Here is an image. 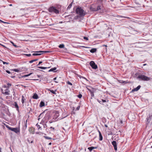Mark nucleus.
Returning <instances> with one entry per match:
<instances>
[{
    "instance_id": "4468645a",
    "label": "nucleus",
    "mask_w": 152,
    "mask_h": 152,
    "mask_svg": "<svg viewBox=\"0 0 152 152\" xmlns=\"http://www.w3.org/2000/svg\"><path fill=\"white\" fill-rule=\"evenodd\" d=\"M96 147H91L88 148V149L89 150L90 152H91L94 149H96Z\"/></svg>"
},
{
    "instance_id": "6ab92c4d",
    "label": "nucleus",
    "mask_w": 152,
    "mask_h": 152,
    "mask_svg": "<svg viewBox=\"0 0 152 152\" xmlns=\"http://www.w3.org/2000/svg\"><path fill=\"white\" fill-rule=\"evenodd\" d=\"M56 67H54L53 68H52L51 69H50L49 70L48 72H55L54 71L56 70Z\"/></svg>"
},
{
    "instance_id": "2eb2a0df",
    "label": "nucleus",
    "mask_w": 152,
    "mask_h": 152,
    "mask_svg": "<svg viewBox=\"0 0 152 152\" xmlns=\"http://www.w3.org/2000/svg\"><path fill=\"white\" fill-rule=\"evenodd\" d=\"M99 132V140L100 141H102L103 139V137L102 136V135L101 134V132L99 130L98 131Z\"/></svg>"
},
{
    "instance_id": "a19ab883",
    "label": "nucleus",
    "mask_w": 152,
    "mask_h": 152,
    "mask_svg": "<svg viewBox=\"0 0 152 152\" xmlns=\"http://www.w3.org/2000/svg\"><path fill=\"white\" fill-rule=\"evenodd\" d=\"M82 95L81 94H79L77 96L78 98H81L82 97Z\"/></svg>"
},
{
    "instance_id": "412c9836",
    "label": "nucleus",
    "mask_w": 152,
    "mask_h": 152,
    "mask_svg": "<svg viewBox=\"0 0 152 152\" xmlns=\"http://www.w3.org/2000/svg\"><path fill=\"white\" fill-rule=\"evenodd\" d=\"M45 105V103L43 102V101H41L40 103V107H42L43 106H44Z\"/></svg>"
},
{
    "instance_id": "de8ad7c7",
    "label": "nucleus",
    "mask_w": 152,
    "mask_h": 152,
    "mask_svg": "<svg viewBox=\"0 0 152 152\" xmlns=\"http://www.w3.org/2000/svg\"><path fill=\"white\" fill-rule=\"evenodd\" d=\"M80 108V106L79 105L76 108V110H79Z\"/></svg>"
},
{
    "instance_id": "423d86ee",
    "label": "nucleus",
    "mask_w": 152,
    "mask_h": 152,
    "mask_svg": "<svg viewBox=\"0 0 152 152\" xmlns=\"http://www.w3.org/2000/svg\"><path fill=\"white\" fill-rule=\"evenodd\" d=\"M149 115V116L148 117H147V118L145 121L147 125H148L149 124L152 118V115Z\"/></svg>"
},
{
    "instance_id": "79ce46f5",
    "label": "nucleus",
    "mask_w": 152,
    "mask_h": 152,
    "mask_svg": "<svg viewBox=\"0 0 152 152\" xmlns=\"http://www.w3.org/2000/svg\"><path fill=\"white\" fill-rule=\"evenodd\" d=\"M45 123V124L43 125H44L43 127L44 128H45L47 127V126L46 124V123Z\"/></svg>"
},
{
    "instance_id": "680f3d73",
    "label": "nucleus",
    "mask_w": 152,
    "mask_h": 152,
    "mask_svg": "<svg viewBox=\"0 0 152 152\" xmlns=\"http://www.w3.org/2000/svg\"><path fill=\"white\" fill-rule=\"evenodd\" d=\"M52 144V143L51 142H50L49 144H48V145H51Z\"/></svg>"
},
{
    "instance_id": "393cba45",
    "label": "nucleus",
    "mask_w": 152,
    "mask_h": 152,
    "mask_svg": "<svg viewBox=\"0 0 152 152\" xmlns=\"http://www.w3.org/2000/svg\"><path fill=\"white\" fill-rule=\"evenodd\" d=\"M58 47L61 48H64V45L63 44H60L59 45Z\"/></svg>"
},
{
    "instance_id": "e433bc0d",
    "label": "nucleus",
    "mask_w": 152,
    "mask_h": 152,
    "mask_svg": "<svg viewBox=\"0 0 152 152\" xmlns=\"http://www.w3.org/2000/svg\"><path fill=\"white\" fill-rule=\"evenodd\" d=\"M90 94L91 96L92 97H93L94 96V92L93 91L90 93Z\"/></svg>"
},
{
    "instance_id": "6e6552de",
    "label": "nucleus",
    "mask_w": 152,
    "mask_h": 152,
    "mask_svg": "<svg viewBox=\"0 0 152 152\" xmlns=\"http://www.w3.org/2000/svg\"><path fill=\"white\" fill-rule=\"evenodd\" d=\"M55 114L54 115L53 119H57L59 116V112L58 111H56L55 112Z\"/></svg>"
},
{
    "instance_id": "864d4df0",
    "label": "nucleus",
    "mask_w": 152,
    "mask_h": 152,
    "mask_svg": "<svg viewBox=\"0 0 152 152\" xmlns=\"http://www.w3.org/2000/svg\"><path fill=\"white\" fill-rule=\"evenodd\" d=\"M6 72L8 73V74H10V71H8V70H6Z\"/></svg>"
},
{
    "instance_id": "9b49d317",
    "label": "nucleus",
    "mask_w": 152,
    "mask_h": 152,
    "mask_svg": "<svg viewBox=\"0 0 152 152\" xmlns=\"http://www.w3.org/2000/svg\"><path fill=\"white\" fill-rule=\"evenodd\" d=\"M140 86L139 85L136 88L133 89L132 91V92H133L135 91H137L140 88Z\"/></svg>"
},
{
    "instance_id": "3c124183",
    "label": "nucleus",
    "mask_w": 152,
    "mask_h": 152,
    "mask_svg": "<svg viewBox=\"0 0 152 152\" xmlns=\"http://www.w3.org/2000/svg\"><path fill=\"white\" fill-rule=\"evenodd\" d=\"M42 113H41V114H40L39 115V118H38V120H39V119H40V116H41V115H42Z\"/></svg>"
},
{
    "instance_id": "a18cd8bd",
    "label": "nucleus",
    "mask_w": 152,
    "mask_h": 152,
    "mask_svg": "<svg viewBox=\"0 0 152 152\" xmlns=\"http://www.w3.org/2000/svg\"><path fill=\"white\" fill-rule=\"evenodd\" d=\"M83 38L84 39L86 40H88V37H83Z\"/></svg>"
},
{
    "instance_id": "09e8293b",
    "label": "nucleus",
    "mask_w": 152,
    "mask_h": 152,
    "mask_svg": "<svg viewBox=\"0 0 152 152\" xmlns=\"http://www.w3.org/2000/svg\"><path fill=\"white\" fill-rule=\"evenodd\" d=\"M50 129H52L53 130V131H54V130H55V128L53 127H52V126H51L50 128Z\"/></svg>"
},
{
    "instance_id": "0e129e2a",
    "label": "nucleus",
    "mask_w": 152,
    "mask_h": 152,
    "mask_svg": "<svg viewBox=\"0 0 152 152\" xmlns=\"http://www.w3.org/2000/svg\"><path fill=\"white\" fill-rule=\"evenodd\" d=\"M103 46H105L106 47H107V45H104Z\"/></svg>"
},
{
    "instance_id": "bf43d9fd",
    "label": "nucleus",
    "mask_w": 152,
    "mask_h": 152,
    "mask_svg": "<svg viewBox=\"0 0 152 152\" xmlns=\"http://www.w3.org/2000/svg\"><path fill=\"white\" fill-rule=\"evenodd\" d=\"M104 126L105 127H107L108 126H107V125L106 124H105L104 125Z\"/></svg>"
},
{
    "instance_id": "9d476101",
    "label": "nucleus",
    "mask_w": 152,
    "mask_h": 152,
    "mask_svg": "<svg viewBox=\"0 0 152 152\" xmlns=\"http://www.w3.org/2000/svg\"><path fill=\"white\" fill-rule=\"evenodd\" d=\"M5 92L3 94L5 95H9L10 94V91L9 88H7L4 90Z\"/></svg>"
},
{
    "instance_id": "72a5a7b5",
    "label": "nucleus",
    "mask_w": 152,
    "mask_h": 152,
    "mask_svg": "<svg viewBox=\"0 0 152 152\" xmlns=\"http://www.w3.org/2000/svg\"><path fill=\"white\" fill-rule=\"evenodd\" d=\"M119 82L120 83H127V82H126V81L123 80L119 81Z\"/></svg>"
},
{
    "instance_id": "052dcab7",
    "label": "nucleus",
    "mask_w": 152,
    "mask_h": 152,
    "mask_svg": "<svg viewBox=\"0 0 152 152\" xmlns=\"http://www.w3.org/2000/svg\"><path fill=\"white\" fill-rule=\"evenodd\" d=\"M56 77H55L54 79H53V80H56Z\"/></svg>"
},
{
    "instance_id": "20e7f679",
    "label": "nucleus",
    "mask_w": 152,
    "mask_h": 152,
    "mask_svg": "<svg viewBox=\"0 0 152 152\" xmlns=\"http://www.w3.org/2000/svg\"><path fill=\"white\" fill-rule=\"evenodd\" d=\"M50 118V116L49 114H46L44 118L42 120V122L47 123L48 120Z\"/></svg>"
},
{
    "instance_id": "e2e57ef3",
    "label": "nucleus",
    "mask_w": 152,
    "mask_h": 152,
    "mask_svg": "<svg viewBox=\"0 0 152 152\" xmlns=\"http://www.w3.org/2000/svg\"><path fill=\"white\" fill-rule=\"evenodd\" d=\"M25 127H26V128L27 127V124L26 123H25Z\"/></svg>"
},
{
    "instance_id": "4c0bfd02",
    "label": "nucleus",
    "mask_w": 152,
    "mask_h": 152,
    "mask_svg": "<svg viewBox=\"0 0 152 152\" xmlns=\"http://www.w3.org/2000/svg\"><path fill=\"white\" fill-rule=\"evenodd\" d=\"M29 132L31 133H32V134H33V131H32V129L31 128H30L29 129Z\"/></svg>"
},
{
    "instance_id": "dca6fc26",
    "label": "nucleus",
    "mask_w": 152,
    "mask_h": 152,
    "mask_svg": "<svg viewBox=\"0 0 152 152\" xmlns=\"http://www.w3.org/2000/svg\"><path fill=\"white\" fill-rule=\"evenodd\" d=\"M32 97L33 99H37L38 98V95L36 93L34 94Z\"/></svg>"
},
{
    "instance_id": "c756f323",
    "label": "nucleus",
    "mask_w": 152,
    "mask_h": 152,
    "mask_svg": "<svg viewBox=\"0 0 152 152\" xmlns=\"http://www.w3.org/2000/svg\"><path fill=\"white\" fill-rule=\"evenodd\" d=\"M10 42L12 44V45L14 46L15 48H18V47L15 45L12 41H11Z\"/></svg>"
},
{
    "instance_id": "774afa93",
    "label": "nucleus",
    "mask_w": 152,
    "mask_h": 152,
    "mask_svg": "<svg viewBox=\"0 0 152 152\" xmlns=\"http://www.w3.org/2000/svg\"><path fill=\"white\" fill-rule=\"evenodd\" d=\"M33 141H32L31 142V143H32L33 142Z\"/></svg>"
},
{
    "instance_id": "f704fd0d",
    "label": "nucleus",
    "mask_w": 152,
    "mask_h": 152,
    "mask_svg": "<svg viewBox=\"0 0 152 152\" xmlns=\"http://www.w3.org/2000/svg\"><path fill=\"white\" fill-rule=\"evenodd\" d=\"M97 101L99 103L103 105V104L102 103V102L101 99V100H99L98 99L97 100Z\"/></svg>"
},
{
    "instance_id": "a878e982",
    "label": "nucleus",
    "mask_w": 152,
    "mask_h": 152,
    "mask_svg": "<svg viewBox=\"0 0 152 152\" xmlns=\"http://www.w3.org/2000/svg\"><path fill=\"white\" fill-rule=\"evenodd\" d=\"M22 102L23 104L24 102L25 99L24 98V96L23 95L22 97Z\"/></svg>"
},
{
    "instance_id": "473e14b6",
    "label": "nucleus",
    "mask_w": 152,
    "mask_h": 152,
    "mask_svg": "<svg viewBox=\"0 0 152 152\" xmlns=\"http://www.w3.org/2000/svg\"><path fill=\"white\" fill-rule=\"evenodd\" d=\"M12 70L13 71H15V72H19V70L17 69H12Z\"/></svg>"
},
{
    "instance_id": "4d7b16f0",
    "label": "nucleus",
    "mask_w": 152,
    "mask_h": 152,
    "mask_svg": "<svg viewBox=\"0 0 152 152\" xmlns=\"http://www.w3.org/2000/svg\"><path fill=\"white\" fill-rule=\"evenodd\" d=\"M123 123V121L122 120H120V123L121 124H122Z\"/></svg>"
},
{
    "instance_id": "c9c22d12",
    "label": "nucleus",
    "mask_w": 152,
    "mask_h": 152,
    "mask_svg": "<svg viewBox=\"0 0 152 152\" xmlns=\"http://www.w3.org/2000/svg\"><path fill=\"white\" fill-rule=\"evenodd\" d=\"M66 83L68 85H70L71 86L72 85V83L70 82L69 81H68L67 82H66Z\"/></svg>"
},
{
    "instance_id": "7c9ffc66",
    "label": "nucleus",
    "mask_w": 152,
    "mask_h": 152,
    "mask_svg": "<svg viewBox=\"0 0 152 152\" xmlns=\"http://www.w3.org/2000/svg\"><path fill=\"white\" fill-rule=\"evenodd\" d=\"M44 137L46 139H48V140H51L52 139V138L50 137H48L46 136H44Z\"/></svg>"
},
{
    "instance_id": "1a4fd4ad",
    "label": "nucleus",
    "mask_w": 152,
    "mask_h": 152,
    "mask_svg": "<svg viewBox=\"0 0 152 152\" xmlns=\"http://www.w3.org/2000/svg\"><path fill=\"white\" fill-rule=\"evenodd\" d=\"M112 144L113 145V147H114V150L115 151H117V144L116 143V142L115 141H113L112 142Z\"/></svg>"
},
{
    "instance_id": "ea45409f",
    "label": "nucleus",
    "mask_w": 152,
    "mask_h": 152,
    "mask_svg": "<svg viewBox=\"0 0 152 152\" xmlns=\"http://www.w3.org/2000/svg\"><path fill=\"white\" fill-rule=\"evenodd\" d=\"M55 119H52L50 121H49V122L50 123H51L55 121Z\"/></svg>"
},
{
    "instance_id": "aec40b11",
    "label": "nucleus",
    "mask_w": 152,
    "mask_h": 152,
    "mask_svg": "<svg viewBox=\"0 0 152 152\" xmlns=\"http://www.w3.org/2000/svg\"><path fill=\"white\" fill-rule=\"evenodd\" d=\"M96 48H92L90 50V52L91 53H94L96 51Z\"/></svg>"
},
{
    "instance_id": "b1692460",
    "label": "nucleus",
    "mask_w": 152,
    "mask_h": 152,
    "mask_svg": "<svg viewBox=\"0 0 152 152\" xmlns=\"http://www.w3.org/2000/svg\"><path fill=\"white\" fill-rule=\"evenodd\" d=\"M72 2L71 3L69 4V5L68 6V7L67 8V10H69L70 9V8L72 6Z\"/></svg>"
},
{
    "instance_id": "7ed1b4c3",
    "label": "nucleus",
    "mask_w": 152,
    "mask_h": 152,
    "mask_svg": "<svg viewBox=\"0 0 152 152\" xmlns=\"http://www.w3.org/2000/svg\"><path fill=\"white\" fill-rule=\"evenodd\" d=\"M137 78L140 79L144 81H148L150 79V77H148L144 75H139L138 76Z\"/></svg>"
},
{
    "instance_id": "ddd939ff",
    "label": "nucleus",
    "mask_w": 152,
    "mask_h": 152,
    "mask_svg": "<svg viewBox=\"0 0 152 152\" xmlns=\"http://www.w3.org/2000/svg\"><path fill=\"white\" fill-rule=\"evenodd\" d=\"M100 9V7L99 6H98L96 8H93L92 9V10L94 11H96L99 10Z\"/></svg>"
},
{
    "instance_id": "f03ea898",
    "label": "nucleus",
    "mask_w": 152,
    "mask_h": 152,
    "mask_svg": "<svg viewBox=\"0 0 152 152\" xmlns=\"http://www.w3.org/2000/svg\"><path fill=\"white\" fill-rule=\"evenodd\" d=\"M48 11L50 12L55 13L56 14L59 13V11L56 8L53 6L50 7L48 9Z\"/></svg>"
},
{
    "instance_id": "69168bd1",
    "label": "nucleus",
    "mask_w": 152,
    "mask_h": 152,
    "mask_svg": "<svg viewBox=\"0 0 152 152\" xmlns=\"http://www.w3.org/2000/svg\"><path fill=\"white\" fill-rule=\"evenodd\" d=\"M28 142L29 143H30V141H29V139H28Z\"/></svg>"
},
{
    "instance_id": "bb28decb",
    "label": "nucleus",
    "mask_w": 152,
    "mask_h": 152,
    "mask_svg": "<svg viewBox=\"0 0 152 152\" xmlns=\"http://www.w3.org/2000/svg\"><path fill=\"white\" fill-rule=\"evenodd\" d=\"M42 54V53H33V54L32 55L34 56H39Z\"/></svg>"
},
{
    "instance_id": "5701e85b",
    "label": "nucleus",
    "mask_w": 152,
    "mask_h": 152,
    "mask_svg": "<svg viewBox=\"0 0 152 152\" xmlns=\"http://www.w3.org/2000/svg\"><path fill=\"white\" fill-rule=\"evenodd\" d=\"M38 68L42 69H45L47 68H49L50 67H43V66H39L38 67Z\"/></svg>"
},
{
    "instance_id": "f257e3e1",
    "label": "nucleus",
    "mask_w": 152,
    "mask_h": 152,
    "mask_svg": "<svg viewBox=\"0 0 152 152\" xmlns=\"http://www.w3.org/2000/svg\"><path fill=\"white\" fill-rule=\"evenodd\" d=\"M76 13L79 15L80 16L82 17L85 15L83 10L80 7H77L76 10Z\"/></svg>"
},
{
    "instance_id": "49530a36",
    "label": "nucleus",
    "mask_w": 152,
    "mask_h": 152,
    "mask_svg": "<svg viewBox=\"0 0 152 152\" xmlns=\"http://www.w3.org/2000/svg\"><path fill=\"white\" fill-rule=\"evenodd\" d=\"M25 55L27 56H31V54H25Z\"/></svg>"
},
{
    "instance_id": "5fc2aeb1",
    "label": "nucleus",
    "mask_w": 152,
    "mask_h": 152,
    "mask_svg": "<svg viewBox=\"0 0 152 152\" xmlns=\"http://www.w3.org/2000/svg\"><path fill=\"white\" fill-rule=\"evenodd\" d=\"M6 127L8 128L9 129V128H11V127H9V126L8 125H6Z\"/></svg>"
},
{
    "instance_id": "2f4dec72",
    "label": "nucleus",
    "mask_w": 152,
    "mask_h": 152,
    "mask_svg": "<svg viewBox=\"0 0 152 152\" xmlns=\"http://www.w3.org/2000/svg\"><path fill=\"white\" fill-rule=\"evenodd\" d=\"M32 74V73H29V74H28V75H24V76H23V77H27L28 76H30Z\"/></svg>"
},
{
    "instance_id": "cd10ccee",
    "label": "nucleus",
    "mask_w": 152,
    "mask_h": 152,
    "mask_svg": "<svg viewBox=\"0 0 152 152\" xmlns=\"http://www.w3.org/2000/svg\"><path fill=\"white\" fill-rule=\"evenodd\" d=\"M36 126L37 127V128H38V129H40L41 130L42 129V128H41V127L39 125H38V124H36Z\"/></svg>"
},
{
    "instance_id": "a211bd4d",
    "label": "nucleus",
    "mask_w": 152,
    "mask_h": 152,
    "mask_svg": "<svg viewBox=\"0 0 152 152\" xmlns=\"http://www.w3.org/2000/svg\"><path fill=\"white\" fill-rule=\"evenodd\" d=\"M48 91H50L51 93H53L54 94H56V91H57L56 90H55L54 91L53 90H50V89H48Z\"/></svg>"
},
{
    "instance_id": "f3484780",
    "label": "nucleus",
    "mask_w": 152,
    "mask_h": 152,
    "mask_svg": "<svg viewBox=\"0 0 152 152\" xmlns=\"http://www.w3.org/2000/svg\"><path fill=\"white\" fill-rule=\"evenodd\" d=\"M15 107L16 108V110L17 111H18L19 110V107L18 106V104L16 102H14V105Z\"/></svg>"
},
{
    "instance_id": "338daca9",
    "label": "nucleus",
    "mask_w": 152,
    "mask_h": 152,
    "mask_svg": "<svg viewBox=\"0 0 152 152\" xmlns=\"http://www.w3.org/2000/svg\"><path fill=\"white\" fill-rule=\"evenodd\" d=\"M83 47L85 48H88V47Z\"/></svg>"
},
{
    "instance_id": "39448f33",
    "label": "nucleus",
    "mask_w": 152,
    "mask_h": 152,
    "mask_svg": "<svg viewBox=\"0 0 152 152\" xmlns=\"http://www.w3.org/2000/svg\"><path fill=\"white\" fill-rule=\"evenodd\" d=\"M90 65L92 68L94 69L97 68V66L93 61H91L90 62Z\"/></svg>"
},
{
    "instance_id": "c03bdc74",
    "label": "nucleus",
    "mask_w": 152,
    "mask_h": 152,
    "mask_svg": "<svg viewBox=\"0 0 152 152\" xmlns=\"http://www.w3.org/2000/svg\"><path fill=\"white\" fill-rule=\"evenodd\" d=\"M0 22L2 23H8L5 22L4 21H3L2 20H0Z\"/></svg>"
},
{
    "instance_id": "37998d69",
    "label": "nucleus",
    "mask_w": 152,
    "mask_h": 152,
    "mask_svg": "<svg viewBox=\"0 0 152 152\" xmlns=\"http://www.w3.org/2000/svg\"><path fill=\"white\" fill-rule=\"evenodd\" d=\"M101 100L102 101V102H103V103L105 102H108V100H107V101L105 100H104V99H101Z\"/></svg>"
},
{
    "instance_id": "c85d7f7f",
    "label": "nucleus",
    "mask_w": 152,
    "mask_h": 152,
    "mask_svg": "<svg viewBox=\"0 0 152 152\" xmlns=\"http://www.w3.org/2000/svg\"><path fill=\"white\" fill-rule=\"evenodd\" d=\"M38 60V59H36L31 60L30 61H29V63H33V62H34V61H37Z\"/></svg>"
},
{
    "instance_id": "8fccbe9b",
    "label": "nucleus",
    "mask_w": 152,
    "mask_h": 152,
    "mask_svg": "<svg viewBox=\"0 0 152 152\" xmlns=\"http://www.w3.org/2000/svg\"><path fill=\"white\" fill-rule=\"evenodd\" d=\"M87 89L90 92V93H91V92H92L93 91H91L90 89L89 88H88Z\"/></svg>"
},
{
    "instance_id": "603ef678",
    "label": "nucleus",
    "mask_w": 152,
    "mask_h": 152,
    "mask_svg": "<svg viewBox=\"0 0 152 152\" xmlns=\"http://www.w3.org/2000/svg\"><path fill=\"white\" fill-rule=\"evenodd\" d=\"M42 63V61H40L39 62V64H37V66H39V65L40 64H41Z\"/></svg>"
},
{
    "instance_id": "f8f14e48",
    "label": "nucleus",
    "mask_w": 152,
    "mask_h": 152,
    "mask_svg": "<svg viewBox=\"0 0 152 152\" xmlns=\"http://www.w3.org/2000/svg\"><path fill=\"white\" fill-rule=\"evenodd\" d=\"M50 51H37L35 52V53H48L50 52Z\"/></svg>"
},
{
    "instance_id": "6e6d98bb",
    "label": "nucleus",
    "mask_w": 152,
    "mask_h": 152,
    "mask_svg": "<svg viewBox=\"0 0 152 152\" xmlns=\"http://www.w3.org/2000/svg\"><path fill=\"white\" fill-rule=\"evenodd\" d=\"M7 84V85H8V86H11V83H8Z\"/></svg>"
},
{
    "instance_id": "13d9d810",
    "label": "nucleus",
    "mask_w": 152,
    "mask_h": 152,
    "mask_svg": "<svg viewBox=\"0 0 152 152\" xmlns=\"http://www.w3.org/2000/svg\"><path fill=\"white\" fill-rule=\"evenodd\" d=\"M1 92H2V93H3H3H4V92H3V89H1Z\"/></svg>"
},
{
    "instance_id": "58836bf2",
    "label": "nucleus",
    "mask_w": 152,
    "mask_h": 152,
    "mask_svg": "<svg viewBox=\"0 0 152 152\" xmlns=\"http://www.w3.org/2000/svg\"><path fill=\"white\" fill-rule=\"evenodd\" d=\"M0 61H2V62H3V64H9V63L8 62H4V61L1 60H0Z\"/></svg>"
},
{
    "instance_id": "4be33fe9",
    "label": "nucleus",
    "mask_w": 152,
    "mask_h": 152,
    "mask_svg": "<svg viewBox=\"0 0 152 152\" xmlns=\"http://www.w3.org/2000/svg\"><path fill=\"white\" fill-rule=\"evenodd\" d=\"M117 17L118 18H128V17L124 16H121V15H118L117 16Z\"/></svg>"
},
{
    "instance_id": "0eeeda50",
    "label": "nucleus",
    "mask_w": 152,
    "mask_h": 152,
    "mask_svg": "<svg viewBox=\"0 0 152 152\" xmlns=\"http://www.w3.org/2000/svg\"><path fill=\"white\" fill-rule=\"evenodd\" d=\"M9 130L15 132L16 133H18L20 132L19 129L17 128H9Z\"/></svg>"
}]
</instances>
